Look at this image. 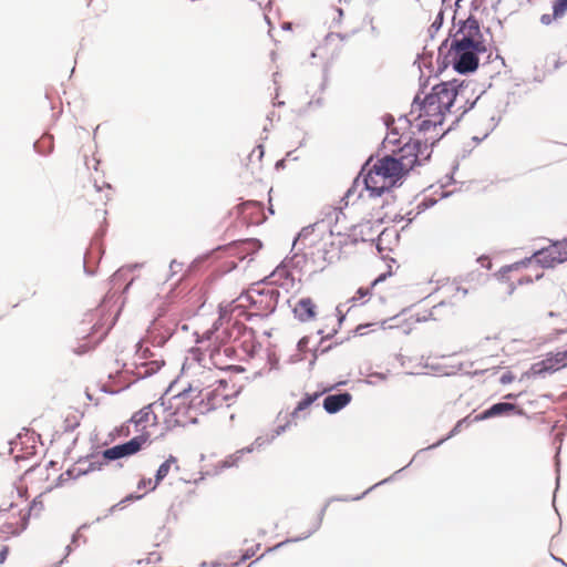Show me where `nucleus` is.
<instances>
[{
  "instance_id": "nucleus-14",
  "label": "nucleus",
  "mask_w": 567,
  "mask_h": 567,
  "mask_svg": "<svg viewBox=\"0 0 567 567\" xmlns=\"http://www.w3.org/2000/svg\"><path fill=\"white\" fill-rule=\"evenodd\" d=\"M147 443V435H136L126 443L115 445L106 449L103 452V456L106 460L113 461L121 457L130 456L138 451Z\"/></svg>"
},
{
  "instance_id": "nucleus-19",
  "label": "nucleus",
  "mask_w": 567,
  "mask_h": 567,
  "mask_svg": "<svg viewBox=\"0 0 567 567\" xmlns=\"http://www.w3.org/2000/svg\"><path fill=\"white\" fill-rule=\"evenodd\" d=\"M352 400V395L348 392L330 394L323 400V408L328 413H337Z\"/></svg>"
},
{
  "instance_id": "nucleus-34",
  "label": "nucleus",
  "mask_w": 567,
  "mask_h": 567,
  "mask_svg": "<svg viewBox=\"0 0 567 567\" xmlns=\"http://www.w3.org/2000/svg\"><path fill=\"white\" fill-rule=\"evenodd\" d=\"M244 207L245 208H249V207L257 208L260 212L262 209L261 205L256 203V202H247V203L244 204Z\"/></svg>"
},
{
  "instance_id": "nucleus-32",
  "label": "nucleus",
  "mask_w": 567,
  "mask_h": 567,
  "mask_svg": "<svg viewBox=\"0 0 567 567\" xmlns=\"http://www.w3.org/2000/svg\"><path fill=\"white\" fill-rule=\"evenodd\" d=\"M308 342H309V338L308 337H303L299 340L298 342V348L300 351H306L307 349V346H308Z\"/></svg>"
},
{
  "instance_id": "nucleus-5",
  "label": "nucleus",
  "mask_w": 567,
  "mask_h": 567,
  "mask_svg": "<svg viewBox=\"0 0 567 567\" xmlns=\"http://www.w3.org/2000/svg\"><path fill=\"white\" fill-rule=\"evenodd\" d=\"M396 162L398 167L405 175L415 165L422 164L430 157V148L426 143L409 138L398 151L389 155Z\"/></svg>"
},
{
  "instance_id": "nucleus-24",
  "label": "nucleus",
  "mask_w": 567,
  "mask_h": 567,
  "mask_svg": "<svg viewBox=\"0 0 567 567\" xmlns=\"http://www.w3.org/2000/svg\"><path fill=\"white\" fill-rule=\"evenodd\" d=\"M114 319L109 315L103 322H96L92 327V336H96V340H102L113 326Z\"/></svg>"
},
{
  "instance_id": "nucleus-29",
  "label": "nucleus",
  "mask_w": 567,
  "mask_h": 567,
  "mask_svg": "<svg viewBox=\"0 0 567 567\" xmlns=\"http://www.w3.org/2000/svg\"><path fill=\"white\" fill-rule=\"evenodd\" d=\"M427 97L431 99V101L433 102V105L436 106V109H441L443 115L446 114V111L443 110V107L441 106V104L437 100L439 97L436 96V93H434L433 90L431 91V93L427 94Z\"/></svg>"
},
{
  "instance_id": "nucleus-35",
  "label": "nucleus",
  "mask_w": 567,
  "mask_h": 567,
  "mask_svg": "<svg viewBox=\"0 0 567 567\" xmlns=\"http://www.w3.org/2000/svg\"><path fill=\"white\" fill-rule=\"evenodd\" d=\"M192 353H193V355H194V358H195V359L200 360V359H199V357H198V354H199V350H198V349H196V350H195V349H193V350H192Z\"/></svg>"
},
{
  "instance_id": "nucleus-30",
  "label": "nucleus",
  "mask_w": 567,
  "mask_h": 567,
  "mask_svg": "<svg viewBox=\"0 0 567 567\" xmlns=\"http://www.w3.org/2000/svg\"><path fill=\"white\" fill-rule=\"evenodd\" d=\"M94 195H96V196L99 197V204H100L101 206H104V205H105V199H104V197L101 195L100 189H97V188L89 189V192H87V196H89V197H92V196H94Z\"/></svg>"
},
{
  "instance_id": "nucleus-15",
  "label": "nucleus",
  "mask_w": 567,
  "mask_h": 567,
  "mask_svg": "<svg viewBox=\"0 0 567 567\" xmlns=\"http://www.w3.org/2000/svg\"><path fill=\"white\" fill-rule=\"evenodd\" d=\"M154 409L157 410L155 413L158 417L159 435L177 426L172 399L167 402L164 400L155 402Z\"/></svg>"
},
{
  "instance_id": "nucleus-9",
  "label": "nucleus",
  "mask_w": 567,
  "mask_h": 567,
  "mask_svg": "<svg viewBox=\"0 0 567 567\" xmlns=\"http://www.w3.org/2000/svg\"><path fill=\"white\" fill-rule=\"evenodd\" d=\"M155 402L144 406L140 411L133 414L130 422L134 424L135 432H140L138 435H147V443L153 435H159L158 417L154 409Z\"/></svg>"
},
{
  "instance_id": "nucleus-4",
  "label": "nucleus",
  "mask_w": 567,
  "mask_h": 567,
  "mask_svg": "<svg viewBox=\"0 0 567 567\" xmlns=\"http://www.w3.org/2000/svg\"><path fill=\"white\" fill-rule=\"evenodd\" d=\"M247 308H249V303L247 302V300H243V295L236 300L225 306H220L218 321L215 323L214 330H208L207 332H205V338L207 340H210L214 337V334L218 333L219 329L223 327V333L226 334L229 326H231L234 330H237V334L234 337V339H237L240 329L243 328V324L239 322V319L243 317L248 318L251 315L248 313Z\"/></svg>"
},
{
  "instance_id": "nucleus-21",
  "label": "nucleus",
  "mask_w": 567,
  "mask_h": 567,
  "mask_svg": "<svg viewBox=\"0 0 567 567\" xmlns=\"http://www.w3.org/2000/svg\"><path fill=\"white\" fill-rule=\"evenodd\" d=\"M386 275L382 274L373 280L370 287H360L353 295L352 301L359 303H365L372 296V289L381 281L385 279Z\"/></svg>"
},
{
  "instance_id": "nucleus-33",
  "label": "nucleus",
  "mask_w": 567,
  "mask_h": 567,
  "mask_svg": "<svg viewBox=\"0 0 567 567\" xmlns=\"http://www.w3.org/2000/svg\"><path fill=\"white\" fill-rule=\"evenodd\" d=\"M9 548L7 546L0 549V564H3L8 557Z\"/></svg>"
},
{
  "instance_id": "nucleus-17",
  "label": "nucleus",
  "mask_w": 567,
  "mask_h": 567,
  "mask_svg": "<svg viewBox=\"0 0 567 567\" xmlns=\"http://www.w3.org/2000/svg\"><path fill=\"white\" fill-rule=\"evenodd\" d=\"M432 89L434 93H436V96L439 97L437 100L443 110H445L446 113L451 112V109L456 102L458 95L457 86L454 83L443 82L434 85Z\"/></svg>"
},
{
  "instance_id": "nucleus-42",
  "label": "nucleus",
  "mask_w": 567,
  "mask_h": 567,
  "mask_svg": "<svg viewBox=\"0 0 567 567\" xmlns=\"http://www.w3.org/2000/svg\"><path fill=\"white\" fill-rule=\"evenodd\" d=\"M564 353L567 354V350H565Z\"/></svg>"
},
{
  "instance_id": "nucleus-2",
  "label": "nucleus",
  "mask_w": 567,
  "mask_h": 567,
  "mask_svg": "<svg viewBox=\"0 0 567 567\" xmlns=\"http://www.w3.org/2000/svg\"><path fill=\"white\" fill-rule=\"evenodd\" d=\"M218 383L219 386L213 390L208 388L200 390V401L198 403H194V401L189 400V392H184L172 399L177 426L193 424L197 421L198 414L216 409L224 403L227 394H220L218 391L220 386L225 389L227 382L219 380Z\"/></svg>"
},
{
  "instance_id": "nucleus-37",
  "label": "nucleus",
  "mask_w": 567,
  "mask_h": 567,
  "mask_svg": "<svg viewBox=\"0 0 567 567\" xmlns=\"http://www.w3.org/2000/svg\"><path fill=\"white\" fill-rule=\"evenodd\" d=\"M372 219H374L375 221H382L383 217L380 215H375V216H372Z\"/></svg>"
},
{
  "instance_id": "nucleus-1",
  "label": "nucleus",
  "mask_w": 567,
  "mask_h": 567,
  "mask_svg": "<svg viewBox=\"0 0 567 567\" xmlns=\"http://www.w3.org/2000/svg\"><path fill=\"white\" fill-rule=\"evenodd\" d=\"M295 245L303 250V255L317 269L347 258L355 243L341 234L306 227L298 235Z\"/></svg>"
},
{
  "instance_id": "nucleus-12",
  "label": "nucleus",
  "mask_w": 567,
  "mask_h": 567,
  "mask_svg": "<svg viewBox=\"0 0 567 567\" xmlns=\"http://www.w3.org/2000/svg\"><path fill=\"white\" fill-rule=\"evenodd\" d=\"M453 41L461 42L463 44H468L472 48H481L486 50L483 40V34L480 29V23L473 17L467 18L463 22V24L454 35Z\"/></svg>"
},
{
  "instance_id": "nucleus-10",
  "label": "nucleus",
  "mask_w": 567,
  "mask_h": 567,
  "mask_svg": "<svg viewBox=\"0 0 567 567\" xmlns=\"http://www.w3.org/2000/svg\"><path fill=\"white\" fill-rule=\"evenodd\" d=\"M27 507L7 509L0 508V528L3 533L10 535H19L22 533L30 519V512H25Z\"/></svg>"
},
{
  "instance_id": "nucleus-23",
  "label": "nucleus",
  "mask_w": 567,
  "mask_h": 567,
  "mask_svg": "<svg viewBox=\"0 0 567 567\" xmlns=\"http://www.w3.org/2000/svg\"><path fill=\"white\" fill-rule=\"evenodd\" d=\"M179 470L178 461L175 456L171 455L164 463H162L156 472L157 482H162L171 472L172 468Z\"/></svg>"
},
{
  "instance_id": "nucleus-39",
  "label": "nucleus",
  "mask_w": 567,
  "mask_h": 567,
  "mask_svg": "<svg viewBox=\"0 0 567 567\" xmlns=\"http://www.w3.org/2000/svg\"><path fill=\"white\" fill-rule=\"evenodd\" d=\"M216 339H219V340H221V341H224V340H225V338H224V337H221V336H219V334H216Z\"/></svg>"
},
{
  "instance_id": "nucleus-41",
  "label": "nucleus",
  "mask_w": 567,
  "mask_h": 567,
  "mask_svg": "<svg viewBox=\"0 0 567 567\" xmlns=\"http://www.w3.org/2000/svg\"><path fill=\"white\" fill-rule=\"evenodd\" d=\"M227 334H228V336H227L228 338H233V332H229V333H227Z\"/></svg>"
},
{
  "instance_id": "nucleus-40",
  "label": "nucleus",
  "mask_w": 567,
  "mask_h": 567,
  "mask_svg": "<svg viewBox=\"0 0 567 567\" xmlns=\"http://www.w3.org/2000/svg\"><path fill=\"white\" fill-rule=\"evenodd\" d=\"M389 142H391V143H396V142H401V141H400V140H393V141H392V140H389Z\"/></svg>"
},
{
  "instance_id": "nucleus-26",
  "label": "nucleus",
  "mask_w": 567,
  "mask_h": 567,
  "mask_svg": "<svg viewBox=\"0 0 567 567\" xmlns=\"http://www.w3.org/2000/svg\"><path fill=\"white\" fill-rule=\"evenodd\" d=\"M44 511V504L41 499V495L37 496L31 504L27 503L25 512H30V517H38Z\"/></svg>"
},
{
  "instance_id": "nucleus-22",
  "label": "nucleus",
  "mask_w": 567,
  "mask_h": 567,
  "mask_svg": "<svg viewBox=\"0 0 567 567\" xmlns=\"http://www.w3.org/2000/svg\"><path fill=\"white\" fill-rule=\"evenodd\" d=\"M515 410H516V405H514L512 403H505V402L496 403V404L492 405L489 409L485 410L480 419L484 420V419H488V417H494V416H498L502 414H507Z\"/></svg>"
},
{
  "instance_id": "nucleus-38",
  "label": "nucleus",
  "mask_w": 567,
  "mask_h": 567,
  "mask_svg": "<svg viewBox=\"0 0 567 567\" xmlns=\"http://www.w3.org/2000/svg\"><path fill=\"white\" fill-rule=\"evenodd\" d=\"M286 426H280L278 427V430L276 431V433L279 435L284 430H285Z\"/></svg>"
},
{
  "instance_id": "nucleus-11",
  "label": "nucleus",
  "mask_w": 567,
  "mask_h": 567,
  "mask_svg": "<svg viewBox=\"0 0 567 567\" xmlns=\"http://www.w3.org/2000/svg\"><path fill=\"white\" fill-rule=\"evenodd\" d=\"M533 261L547 268L567 261V238L536 251L532 259H529V262Z\"/></svg>"
},
{
  "instance_id": "nucleus-6",
  "label": "nucleus",
  "mask_w": 567,
  "mask_h": 567,
  "mask_svg": "<svg viewBox=\"0 0 567 567\" xmlns=\"http://www.w3.org/2000/svg\"><path fill=\"white\" fill-rule=\"evenodd\" d=\"M243 300H247L254 315L267 316L277 307L278 292L272 288L254 287L243 295Z\"/></svg>"
},
{
  "instance_id": "nucleus-3",
  "label": "nucleus",
  "mask_w": 567,
  "mask_h": 567,
  "mask_svg": "<svg viewBox=\"0 0 567 567\" xmlns=\"http://www.w3.org/2000/svg\"><path fill=\"white\" fill-rule=\"evenodd\" d=\"M404 176L396 162L390 156L378 159L367 172L364 185L370 197H380Z\"/></svg>"
},
{
  "instance_id": "nucleus-7",
  "label": "nucleus",
  "mask_w": 567,
  "mask_h": 567,
  "mask_svg": "<svg viewBox=\"0 0 567 567\" xmlns=\"http://www.w3.org/2000/svg\"><path fill=\"white\" fill-rule=\"evenodd\" d=\"M486 50L472 48L468 44L453 41L451 44V54H453L454 69L460 73L472 72L478 66V53Z\"/></svg>"
},
{
  "instance_id": "nucleus-18",
  "label": "nucleus",
  "mask_w": 567,
  "mask_h": 567,
  "mask_svg": "<svg viewBox=\"0 0 567 567\" xmlns=\"http://www.w3.org/2000/svg\"><path fill=\"white\" fill-rule=\"evenodd\" d=\"M316 303L311 298H301L295 305L293 313L302 322L311 321L316 318Z\"/></svg>"
},
{
  "instance_id": "nucleus-8",
  "label": "nucleus",
  "mask_w": 567,
  "mask_h": 567,
  "mask_svg": "<svg viewBox=\"0 0 567 567\" xmlns=\"http://www.w3.org/2000/svg\"><path fill=\"white\" fill-rule=\"evenodd\" d=\"M411 114H416L415 120L417 121L416 126L421 131H426L431 126H437L443 123L444 115L442 114L441 109H436L433 105L431 99L427 95L424 97L422 102L414 101L412 104Z\"/></svg>"
},
{
  "instance_id": "nucleus-13",
  "label": "nucleus",
  "mask_w": 567,
  "mask_h": 567,
  "mask_svg": "<svg viewBox=\"0 0 567 567\" xmlns=\"http://www.w3.org/2000/svg\"><path fill=\"white\" fill-rule=\"evenodd\" d=\"M28 491L23 486L7 485L0 489V508L3 511L27 507Z\"/></svg>"
},
{
  "instance_id": "nucleus-20",
  "label": "nucleus",
  "mask_w": 567,
  "mask_h": 567,
  "mask_svg": "<svg viewBox=\"0 0 567 567\" xmlns=\"http://www.w3.org/2000/svg\"><path fill=\"white\" fill-rule=\"evenodd\" d=\"M566 12H567V0H555L553 3V13H544L540 17V22L545 25H548L553 21L563 18Z\"/></svg>"
},
{
  "instance_id": "nucleus-31",
  "label": "nucleus",
  "mask_w": 567,
  "mask_h": 567,
  "mask_svg": "<svg viewBox=\"0 0 567 567\" xmlns=\"http://www.w3.org/2000/svg\"><path fill=\"white\" fill-rule=\"evenodd\" d=\"M514 379H515V377L512 372H506L501 377L499 382L502 384H508V383H512L514 381Z\"/></svg>"
},
{
  "instance_id": "nucleus-28",
  "label": "nucleus",
  "mask_w": 567,
  "mask_h": 567,
  "mask_svg": "<svg viewBox=\"0 0 567 567\" xmlns=\"http://www.w3.org/2000/svg\"><path fill=\"white\" fill-rule=\"evenodd\" d=\"M427 97L431 99V101L433 102V105L436 106V109H441L443 115L446 114V111L443 110V107L441 106V104L437 100L439 97L436 96V93H434L433 90L431 91V93L427 94Z\"/></svg>"
},
{
  "instance_id": "nucleus-25",
  "label": "nucleus",
  "mask_w": 567,
  "mask_h": 567,
  "mask_svg": "<svg viewBox=\"0 0 567 567\" xmlns=\"http://www.w3.org/2000/svg\"><path fill=\"white\" fill-rule=\"evenodd\" d=\"M320 396V393L316 392V393H312V394H306L305 398L301 399V401H299V403L297 404L296 409L292 411L291 413V416L293 419L298 417L299 414L307 410L315 401L318 400V398Z\"/></svg>"
},
{
  "instance_id": "nucleus-27",
  "label": "nucleus",
  "mask_w": 567,
  "mask_h": 567,
  "mask_svg": "<svg viewBox=\"0 0 567 567\" xmlns=\"http://www.w3.org/2000/svg\"><path fill=\"white\" fill-rule=\"evenodd\" d=\"M159 483L161 482H157V476L155 475V480H152V478L141 480L137 487H138V489H144L145 492H151V491H154Z\"/></svg>"
},
{
  "instance_id": "nucleus-36",
  "label": "nucleus",
  "mask_w": 567,
  "mask_h": 567,
  "mask_svg": "<svg viewBox=\"0 0 567 567\" xmlns=\"http://www.w3.org/2000/svg\"><path fill=\"white\" fill-rule=\"evenodd\" d=\"M505 399H509V400H513V399H516L517 395L516 394H513V393H508L504 396Z\"/></svg>"
},
{
  "instance_id": "nucleus-16",
  "label": "nucleus",
  "mask_w": 567,
  "mask_h": 567,
  "mask_svg": "<svg viewBox=\"0 0 567 567\" xmlns=\"http://www.w3.org/2000/svg\"><path fill=\"white\" fill-rule=\"evenodd\" d=\"M567 367V354L564 351L549 354L544 360L533 364L534 374L554 373Z\"/></svg>"
}]
</instances>
